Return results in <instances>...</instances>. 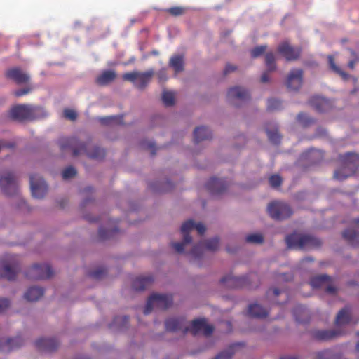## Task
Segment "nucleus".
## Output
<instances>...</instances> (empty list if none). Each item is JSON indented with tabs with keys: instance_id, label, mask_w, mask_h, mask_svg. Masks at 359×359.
Listing matches in <instances>:
<instances>
[{
	"instance_id": "ea45409f",
	"label": "nucleus",
	"mask_w": 359,
	"mask_h": 359,
	"mask_svg": "<svg viewBox=\"0 0 359 359\" xmlns=\"http://www.w3.org/2000/svg\"><path fill=\"white\" fill-rule=\"evenodd\" d=\"M162 100L165 106H172L175 104L174 93L170 91L164 90L162 95Z\"/></svg>"
},
{
	"instance_id": "39448f33",
	"label": "nucleus",
	"mask_w": 359,
	"mask_h": 359,
	"mask_svg": "<svg viewBox=\"0 0 359 359\" xmlns=\"http://www.w3.org/2000/svg\"><path fill=\"white\" fill-rule=\"evenodd\" d=\"M285 242L289 248L304 250L318 248L321 245V241L311 235L293 233L287 235Z\"/></svg>"
},
{
	"instance_id": "4be33fe9",
	"label": "nucleus",
	"mask_w": 359,
	"mask_h": 359,
	"mask_svg": "<svg viewBox=\"0 0 359 359\" xmlns=\"http://www.w3.org/2000/svg\"><path fill=\"white\" fill-rule=\"evenodd\" d=\"M227 98L230 102L236 100L245 102L250 98V94L245 89L236 86L231 88L227 92Z\"/></svg>"
},
{
	"instance_id": "c85d7f7f",
	"label": "nucleus",
	"mask_w": 359,
	"mask_h": 359,
	"mask_svg": "<svg viewBox=\"0 0 359 359\" xmlns=\"http://www.w3.org/2000/svg\"><path fill=\"white\" fill-rule=\"evenodd\" d=\"M212 137L211 131L206 127L200 126L195 128L194 131V139L196 143L203 140H209Z\"/></svg>"
},
{
	"instance_id": "a19ab883",
	"label": "nucleus",
	"mask_w": 359,
	"mask_h": 359,
	"mask_svg": "<svg viewBox=\"0 0 359 359\" xmlns=\"http://www.w3.org/2000/svg\"><path fill=\"white\" fill-rule=\"evenodd\" d=\"M165 11L172 16L177 17L184 15L186 12V8L182 6H174L166 8Z\"/></svg>"
},
{
	"instance_id": "4468645a",
	"label": "nucleus",
	"mask_w": 359,
	"mask_h": 359,
	"mask_svg": "<svg viewBox=\"0 0 359 359\" xmlns=\"http://www.w3.org/2000/svg\"><path fill=\"white\" fill-rule=\"evenodd\" d=\"M194 221L191 219L187 220L184 222L181 227V231L183 233V241L179 243H172V248L179 252L182 253L184 252V246L192 241V238L189 235V231L194 227Z\"/></svg>"
},
{
	"instance_id": "9b49d317",
	"label": "nucleus",
	"mask_w": 359,
	"mask_h": 359,
	"mask_svg": "<svg viewBox=\"0 0 359 359\" xmlns=\"http://www.w3.org/2000/svg\"><path fill=\"white\" fill-rule=\"evenodd\" d=\"M0 187L6 195L17 194L18 187L15 175L8 172L0 176Z\"/></svg>"
},
{
	"instance_id": "393cba45",
	"label": "nucleus",
	"mask_w": 359,
	"mask_h": 359,
	"mask_svg": "<svg viewBox=\"0 0 359 359\" xmlns=\"http://www.w3.org/2000/svg\"><path fill=\"white\" fill-rule=\"evenodd\" d=\"M117 76L114 70H105L97 76L95 82L97 85L104 86L111 83Z\"/></svg>"
},
{
	"instance_id": "49530a36",
	"label": "nucleus",
	"mask_w": 359,
	"mask_h": 359,
	"mask_svg": "<svg viewBox=\"0 0 359 359\" xmlns=\"http://www.w3.org/2000/svg\"><path fill=\"white\" fill-rule=\"evenodd\" d=\"M76 175V169L72 166H69L64 169L62 172V176L64 180L72 178Z\"/></svg>"
},
{
	"instance_id": "e433bc0d",
	"label": "nucleus",
	"mask_w": 359,
	"mask_h": 359,
	"mask_svg": "<svg viewBox=\"0 0 359 359\" xmlns=\"http://www.w3.org/2000/svg\"><path fill=\"white\" fill-rule=\"evenodd\" d=\"M265 64L267 71L273 72L276 69L275 55L272 52H268L265 55Z\"/></svg>"
},
{
	"instance_id": "2eb2a0df",
	"label": "nucleus",
	"mask_w": 359,
	"mask_h": 359,
	"mask_svg": "<svg viewBox=\"0 0 359 359\" xmlns=\"http://www.w3.org/2000/svg\"><path fill=\"white\" fill-rule=\"evenodd\" d=\"M310 285L313 288H324L329 294H334L337 288L332 285V278L327 275H320L313 277L310 280Z\"/></svg>"
},
{
	"instance_id": "a18cd8bd",
	"label": "nucleus",
	"mask_w": 359,
	"mask_h": 359,
	"mask_svg": "<svg viewBox=\"0 0 359 359\" xmlns=\"http://www.w3.org/2000/svg\"><path fill=\"white\" fill-rule=\"evenodd\" d=\"M282 103L279 100L269 99L267 102V109L269 111L278 110L281 108Z\"/></svg>"
},
{
	"instance_id": "6ab92c4d",
	"label": "nucleus",
	"mask_w": 359,
	"mask_h": 359,
	"mask_svg": "<svg viewBox=\"0 0 359 359\" xmlns=\"http://www.w3.org/2000/svg\"><path fill=\"white\" fill-rule=\"evenodd\" d=\"M206 189L212 195L223 194L228 187V184L223 179L211 177L205 184Z\"/></svg>"
},
{
	"instance_id": "603ef678",
	"label": "nucleus",
	"mask_w": 359,
	"mask_h": 359,
	"mask_svg": "<svg viewBox=\"0 0 359 359\" xmlns=\"http://www.w3.org/2000/svg\"><path fill=\"white\" fill-rule=\"evenodd\" d=\"M63 114H64L65 118H66L67 119L71 120V121L76 120V118L77 117V114H76V111H74L72 109H65L63 111Z\"/></svg>"
},
{
	"instance_id": "6e6d98bb",
	"label": "nucleus",
	"mask_w": 359,
	"mask_h": 359,
	"mask_svg": "<svg viewBox=\"0 0 359 359\" xmlns=\"http://www.w3.org/2000/svg\"><path fill=\"white\" fill-rule=\"evenodd\" d=\"M194 227L191 230L196 229V230L200 235H203L205 232L206 228L202 223L195 224L194 222Z\"/></svg>"
},
{
	"instance_id": "f704fd0d",
	"label": "nucleus",
	"mask_w": 359,
	"mask_h": 359,
	"mask_svg": "<svg viewBox=\"0 0 359 359\" xmlns=\"http://www.w3.org/2000/svg\"><path fill=\"white\" fill-rule=\"evenodd\" d=\"M304 155L311 161L312 164H316L323 158V153L322 151L314 149L308 150Z\"/></svg>"
},
{
	"instance_id": "c03bdc74",
	"label": "nucleus",
	"mask_w": 359,
	"mask_h": 359,
	"mask_svg": "<svg viewBox=\"0 0 359 359\" xmlns=\"http://www.w3.org/2000/svg\"><path fill=\"white\" fill-rule=\"evenodd\" d=\"M245 241L248 243L259 244L264 241V238L262 234L255 233L246 236Z\"/></svg>"
},
{
	"instance_id": "58836bf2",
	"label": "nucleus",
	"mask_w": 359,
	"mask_h": 359,
	"mask_svg": "<svg viewBox=\"0 0 359 359\" xmlns=\"http://www.w3.org/2000/svg\"><path fill=\"white\" fill-rule=\"evenodd\" d=\"M237 345H240V344H237ZM236 346V344H233V345L230 346L226 350L219 353L213 359H231L235 353L234 347Z\"/></svg>"
},
{
	"instance_id": "aec40b11",
	"label": "nucleus",
	"mask_w": 359,
	"mask_h": 359,
	"mask_svg": "<svg viewBox=\"0 0 359 359\" xmlns=\"http://www.w3.org/2000/svg\"><path fill=\"white\" fill-rule=\"evenodd\" d=\"M309 104L319 112L327 111L332 107L330 100L320 96L312 97L309 100Z\"/></svg>"
},
{
	"instance_id": "f3484780",
	"label": "nucleus",
	"mask_w": 359,
	"mask_h": 359,
	"mask_svg": "<svg viewBox=\"0 0 359 359\" xmlns=\"http://www.w3.org/2000/svg\"><path fill=\"white\" fill-rule=\"evenodd\" d=\"M303 82V70L302 69H292L286 81L287 88L290 90L297 91Z\"/></svg>"
},
{
	"instance_id": "f8f14e48",
	"label": "nucleus",
	"mask_w": 359,
	"mask_h": 359,
	"mask_svg": "<svg viewBox=\"0 0 359 359\" xmlns=\"http://www.w3.org/2000/svg\"><path fill=\"white\" fill-rule=\"evenodd\" d=\"M277 50L287 61L298 60L302 53V48L300 47L292 46L287 41L280 43L277 48Z\"/></svg>"
},
{
	"instance_id": "6e6552de",
	"label": "nucleus",
	"mask_w": 359,
	"mask_h": 359,
	"mask_svg": "<svg viewBox=\"0 0 359 359\" xmlns=\"http://www.w3.org/2000/svg\"><path fill=\"white\" fill-rule=\"evenodd\" d=\"M267 212L275 220H283L289 218L293 213L289 205L281 201H273L269 204Z\"/></svg>"
},
{
	"instance_id": "5701e85b",
	"label": "nucleus",
	"mask_w": 359,
	"mask_h": 359,
	"mask_svg": "<svg viewBox=\"0 0 359 359\" xmlns=\"http://www.w3.org/2000/svg\"><path fill=\"white\" fill-rule=\"evenodd\" d=\"M23 344V340L20 337L9 338L6 340L0 339V351L10 352L14 349L20 348Z\"/></svg>"
},
{
	"instance_id": "774afa93",
	"label": "nucleus",
	"mask_w": 359,
	"mask_h": 359,
	"mask_svg": "<svg viewBox=\"0 0 359 359\" xmlns=\"http://www.w3.org/2000/svg\"><path fill=\"white\" fill-rule=\"evenodd\" d=\"M86 192H91L93 191V189L91 187H86L84 190Z\"/></svg>"
},
{
	"instance_id": "052dcab7",
	"label": "nucleus",
	"mask_w": 359,
	"mask_h": 359,
	"mask_svg": "<svg viewBox=\"0 0 359 359\" xmlns=\"http://www.w3.org/2000/svg\"><path fill=\"white\" fill-rule=\"evenodd\" d=\"M147 148L149 149H151L152 155L155 154V150L156 149H155V145H154V143L149 142L147 144Z\"/></svg>"
},
{
	"instance_id": "bb28decb",
	"label": "nucleus",
	"mask_w": 359,
	"mask_h": 359,
	"mask_svg": "<svg viewBox=\"0 0 359 359\" xmlns=\"http://www.w3.org/2000/svg\"><path fill=\"white\" fill-rule=\"evenodd\" d=\"M266 133L268 138L271 142L275 144H278L280 142L281 135L278 132L276 124H268L266 126Z\"/></svg>"
},
{
	"instance_id": "13d9d810",
	"label": "nucleus",
	"mask_w": 359,
	"mask_h": 359,
	"mask_svg": "<svg viewBox=\"0 0 359 359\" xmlns=\"http://www.w3.org/2000/svg\"><path fill=\"white\" fill-rule=\"evenodd\" d=\"M269 71H266L265 72L263 73V74L262 75V77H261V81L262 83H266L269 81Z\"/></svg>"
},
{
	"instance_id": "bf43d9fd",
	"label": "nucleus",
	"mask_w": 359,
	"mask_h": 359,
	"mask_svg": "<svg viewBox=\"0 0 359 359\" xmlns=\"http://www.w3.org/2000/svg\"><path fill=\"white\" fill-rule=\"evenodd\" d=\"M115 118H116L115 116H109V117L102 118L101 122L104 124H107L109 123V121L114 120Z\"/></svg>"
},
{
	"instance_id": "e2e57ef3",
	"label": "nucleus",
	"mask_w": 359,
	"mask_h": 359,
	"mask_svg": "<svg viewBox=\"0 0 359 359\" xmlns=\"http://www.w3.org/2000/svg\"><path fill=\"white\" fill-rule=\"evenodd\" d=\"M273 292L275 296H278V295H279L281 293V291L279 289H278V288H274L273 290Z\"/></svg>"
},
{
	"instance_id": "680f3d73",
	"label": "nucleus",
	"mask_w": 359,
	"mask_h": 359,
	"mask_svg": "<svg viewBox=\"0 0 359 359\" xmlns=\"http://www.w3.org/2000/svg\"><path fill=\"white\" fill-rule=\"evenodd\" d=\"M301 309H302V307L299 306V307L296 308V309L294 310V311H293V313H294V317H295V319H296V320H297V322H299V323H303V320H301L299 317H297V311L298 310H301Z\"/></svg>"
},
{
	"instance_id": "338daca9",
	"label": "nucleus",
	"mask_w": 359,
	"mask_h": 359,
	"mask_svg": "<svg viewBox=\"0 0 359 359\" xmlns=\"http://www.w3.org/2000/svg\"><path fill=\"white\" fill-rule=\"evenodd\" d=\"M150 187L151 189H152L154 191H163L162 190H158V189H156L153 184H151L150 185Z\"/></svg>"
},
{
	"instance_id": "8fccbe9b",
	"label": "nucleus",
	"mask_w": 359,
	"mask_h": 359,
	"mask_svg": "<svg viewBox=\"0 0 359 359\" xmlns=\"http://www.w3.org/2000/svg\"><path fill=\"white\" fill-rule=\"evenodd\" d=\"M349 51L351 56L353 57V59L348 62V67L353 69L355 67V63L359 62V55L351 49H350Z\"/></svg>"
},
{
	"instance_id": "ddd939ff",
	"label": "nucleus",
	"mask_w": 359,
	"mask_h": 359,
	"mask_svg": "<svg viewBox=\"0 0 359 359\" xmlns=\"http://www.w3.org/2000/svg\"><path fill=\"white\" fill-rule=\"evenodd\" d=\"M30 187L32 194L36 198H43L48 190L46 182L37 175L30 176Z\"/></svg>"
},
{
	"instance_id": "79ce46f5",
	"label": "nucleus",
	"mask_w": 359,
	"mask_h": 359,
	"mask_svg": "<svg viewBox=\"0 0 359 359\" xmlns=\"http://www.w3.org/2000/svg\"><path fill=\"white\" fill-rule=\"evenodd\" d=\"M267 46L262 45L255 47L250 50V54L252 58H257L262 55L266 50Z\"/></svg>"
},
{
	"instance_id": "f257e3e1",
	"label": "nucleus",
	"mask_w": 359,
	"mask_h": 359,
	"mask_svg": "<svg viewBox=\"0 0 359 359\" xmlns=\"http://www.w3.org/2000/svg\"><path fill=\"white\" fill-rule=\"evenodd\" d=\"M165 329L169 332L182 330L183 334L191 332L193 335L202 332L205 336H210L213 332V326L208 325L205 318L196 319L192 321L190 327L185 326V318L183 317L171 318L166 320Z\"/></svg>"
},
{
	"instance_id": "dca6fc26",
	"label": "nucleus",
	"mask_w": 359,
	"mask_h": 359,
	"mask_svg": "<svg viewBox=\"0 0 359 359\" xmlns=\"http://www.w3.org/2000/svg\"><path fill=\"white\" fill-rule=\"evenodd\" d=\"M5 75L7 79L13 81L18 85L28 84L30 81V76L20 67L8 69Z\"/></svg>"
},
{
	"instance_id": "f03ea898",
	"label": "nucleus",
	"mask_w": 359,
	"mask_h": 359,
	"mask_svg": "<svg viewBox=\"0 0 359 359\" xmlns=\"http://www.w3.org/2000/svg\"><path fill=\"white\" fill-rule=\"evenodd\" d=\"M60 145L62 150L71 149L75 156L81 154H86L90 158L95 160H101L105 156L104 149L94 147L90 150L88 143L81 142L75 137L62 138L60 140Z\"/></svg>"
},
{
	"instance_id": "4c0bfd02",
	"label": "nucleus",
	"mask_w": 359,
	"mask_h": 359,
	"mask_svg": "<svg viewBox=\"0 0 359 359\" xmlns=\"http://www.w3.org/2000/svg\"><path fill=\"white\" fill-rule=\"evenodd\" d=\"M297 119L302 126L306 128L314 123L315 120L304 113H299Z\"/></svg>"
},
{
	"instance_id": "7c9ffc66",
	"label": "nucleus",
	"mask_w": 359,
	"mask_h": 359,
	"mask_svg": "<svg viewBox=\"0 0 359 359\" xmlns=\"http://www.w3.org/2000/svg\"><path fill=\"white\" fill-rule=\"evenodd\" d=\"M44 293L42 287H31L25 293V298L29 302H34L39 299Z\"/></svg>"
},
{
	"instance_id": "b1692460",
	"label": "nucleus",
	"mask_w": 359,
	"mask_h": 359,
	"mask_svg": "<svg viewBox=\"0 0 359 359\" xmlns=\"http://www.w3.org/2000/svg\"><path fill=\"white\" fill-rule=\"evenodd\" d=\"M340 334L341 333L339 332L334 330H316L313 332V337L318 341H327Z\"/></svg>"
},
{
	"instance_id": "1a4fd4ad",
	"label": "nucleus",
	"mask_w": 359,
	"mask_h": 359,
	"mask_svg": "<svg viewBox=\"0 0 359 359\" xmlns=\"http://www.w3.org/2000/svg\"><path fill=\"white\" fill-rule=\"evenodd\" d=\"M257 278V276L255 273H252L248 276L243 277H236L232 275H227L220 280V283L224 287L229 289H236L245 286H249L250 288H252V286H251L250 280Z\"/></svg>"
},
{
	"instance_id": "cd10ccee",
	"label": "nucleus",
	"mask_w": 359,
	"mask_h": 359,
	"mask_svg": "<svg viewBox=\"0 0 359 359\" xmlns=\"http://www.w3.org/2000/svg\"><path fill=\"white\" fill-rule=\"evenodd\" d=\"M13 260L14 262L12 264H6L4 266V273L2 274V276L9 280H13L15 278L20 269L19 264L15 262L14 258Z\"/></svg>"
},
{
	"instance_id": "0eeeda50",
	"label": "nucleus",
	"mask_w": 359,
	"mask_h": 359,
	"mask_svg": "<svg viewBox=\"0 0 359 359\" xmlns=\"http://www.w3.org/2000/svg\"><path fill=\"white\" fill-rule=\"evenodd\" d=\"M154 73L153 69H149L144 72L135 71L124 74L123 79L125 81H129L133 83L137 88L144 90L151 81Z\"/></svg>"
},
{
	"instance_id": "a211bd4d",
	"label": "nucleus",
	"mask_w": 359,
	"mask_h": 359,
	"mask_svg": "<svg viewBox=\"0 0 359 359\" xmlns=\"http://www.w3.org/2000/svg\"><path fill=\"white\" fill-rule=\"evenodd\" d=\"M219 245V240L215 237L211 239L206 240L203 242H201L198 244L194 245L191 250V255L195 257H199L201 254V248L204 247L206 250L210 251H215L218 249Z\"/></svg>"
},
{
	"instance_id": "5fc2aeb1",
	"label": "nucleus",
	"mask_w": 359,
	"mask_h": 359,
	"mask_svg": "<svg viewBox=\"0 0 359 359\" xmlns=\"http://www.w3.org/2000/svg\"><path fill=\"white\" fill-rule=\"evenodd\" d=\"M10 306V301L6 298L0 299V313L6 311Z\"/></svg>"
},
{
	"instance_id": "2f4dec72",
	"label": "nucleus",
	"mask_w": 359,
	"mask_h": 359,
	"mask_svg": "<svg viewBox=\"0 0 359 359\" xmlns=\"http://www.w3.org/2000/svg\"><path fill=\"white\" fill-rule=\"evenodd\" d=\"M343 238L352 246L359 247V235L353 229H346L342 233Z\"/></svg>"
},
{
	"instance_id": "72a5a7b5",
	"label": "nucleus",
	"mask_w": 359,
	"mask_h": 359,
	"mask_svg": "<svg viewBox=\"0 0 359 359\" xmlns=\"http://www.w3.org/2000/svg\"><path fill=\"white\" fill-rule=\"evenodd\" d=\"M351 320V315L347 308L340 310L336 317L335 324L337 325H342L349 323Z\"/></svg>"
},
{
	"instance_id": "37998d69",
	"label": "nucleus",
	"mask_w": 359,
	"mask_h": 359,
	"mask_svg": "<svg viewBox=\"0 0 359 359\" xmlns=\"http://www.w3.org/2000/svg\"><path fill=\"white\" fill-rule=\"evenodd\" d=\"M116 231H118L117 228L113 229L100 228L98 231V234L101 239H107L111 238Z\"/></svg>"
},
{
	"instance_id": "c9c22d12",
	"label": "nucleus",
	"mask_w": 359,
	"mask_h": 359,
	"mask_svg": "<svg viewBox=\"0 0 359 359\" xmlns=\"http://www.w3.org/2000/svg\"><path fill=\"white\" fill-rule=\"evenodd\" d=\"M328 62L330 68L337 74L339 75L341 79L344 81L348 80L350 77V75L341 70L338 66L336 65L334 62V57L332 55L328 56Z\"/></svg>"
},
{
	"instance_id": "69168bd1",
	"label": "nucleus",
	"mask_w": 359,
	"mask_h": 359,
	"mask_svg": "<svg viewBox=\"0 0 359 359\" xmlns=\"http://www.w3.org/2000/svg\"><path fill=\"white\" fill-rule=\"evenodd\" d=\"M122 319H123V321L124 324H128V323L129 318H128V316H123L122 318Z\"/></svg>"
},
{
	"instance_id": "20e7f679",
	"label": "nucleus",
	"mask_w": 359,
	"mask_h": 359,
	"mask_svg": "<svg viewBox=\"0 0 359 359\" xmlns=\"http://www.w3.org/2000/svg\"><path fill=\"white\" fill-rule=\"evenodd\" d=\"M342 167L335 170L334 178L343 181L353 175L359 168V155L353 152H348L339 156Z\"/></svg>"
},
{
	"instance_id": "09e8293b",
	"label": "nucleus",
	"mask_w": 359,
	"mask_h": 359,
	"mask_svg": "<svg viewBox=\"0 0 359 359\" xmlns=\"http://www.w3.org/2000/svg\"><path fill=\"white\" fill-rule=\"evenodd\" d=\"M269 184L271 187L273 188H278L282 184V178L278 175H271L269 179Z\"/></svg>"
},
{
	"instance_id": "c756f323",
	"label": "nucleus",
	"mask_w": 359,
	"mask_h": 359,
	"mask_svg": "<svg viewBox=\"0 0 359 359\" xmlns=\"http://www.w3.org/2000/svg\"><path fill=\"white\" fill-rule=\"evenodd\" d=\"M248 313L250 317L257 318H264L268 316V311L258 304H250Z\"/></svg>"
},
{
	"instance_id": "de8ad7c7",
	"label": "nucleus",
	"mask_w": 359,
	"mask_h": 359,
	"mask_svg": "<svg viewBox=\"0 0 359 359\" xmlns=\"http://www.w3.org/2000/svg\"><path fill=\"white\" fill-rule=\"evenodd\" d=\"M107 273L105 268H99L89 273V276L94 279H101Z\"/></svg>"
},
{
	"instance_id": "473e14b6",
	"label": "nucleus",
	"mask_w": 359,
	"mask_h": 359,
	"mask_svg": "<svg viewBox=\"0 0 359 359\" xmlns=\"http://www.w3.org/2000/svg\"><path fill=\"white\" fill-rule=\"evenodd\" d=\"M169 66L179 73L184 70V57L180 55H175L171 57L169 61Z\"/></svg>"
},
{
	"instance_id": "4d7b16f0",
	"label": "nucleus",
	"mask_w": 359,
	"mask_h": 359,
	"mask_svg": "<svg viewBox=\"0 0 359 359\" xmlns=\"http://www.w3.org/2000/svg\"><path fill=\"white\" fill-rule=\"evenodd\" d=\"M236 69V67L235 65L227 64L224 70V74H229L232 72H234Z\"/></svg>"
},
{
	"instance_id": "3c124183",
	"label": "nucleus",
	"mask_w": 359,
	"mask_h": 359,
	"mask_svg": "<svg viewBox=\"0 0 359 359\" xmlns=\"http://www.w3.org/2000/svg\"><path fill=\"white\" fill-rule=\"evenodd\" d=\"M32 90V88L30 87V86H27L24 88H22V89H18L17 90H15L13 94L15 96V97H21V96H23V95H27L29 94Z\"/></svg>"
},
{
	"instance_id": "0e129e2a",
	"label": "nucleus",
	"mask_w": 359,
	"mask_h": 359,
	"mask_svg": "<svg viewBox=\"0 0 359 359\" xmlns=\"http://www.w3.org/2000/svg\"><path fill=\"white\" fill-rule=\"evenodd\" d=\"M280 359H297L295 357L285 355L280 358Z\"/></svg>"
},
{
	"instance_id": "7ed1b4c3",
	"label": "nucleus",
	"mask_w": 359,
	"mask_h": 359,
	"mask_svg": "<svg viewBox=\"0 0 359 359\" xmlns=\"http://www.w3.org/2000/svg\"><path fill=\"white\" fill-rule=\"evenodd\" d=\"M13 120L32 121L46 116L44 109L41 107L30 104H17L13 106L8 112Z\"/></svg>"
},
{
	"instance_id": "9d476101",
	"label": "nucleus",
	"mask_w": 359,
	"mask_h": 359,
	"mask_svg": "<svg viewBox=\"0 0 359 359\" xmlns=\"http://www.w3.org/2000/svg\"><path fill=\"white\" fill-rule=\"evenodd\" d=\"M53 274L51 267L46 264H35L26 272L25 276L30 280H42L50 278Z\"/></svg>"
},
{
	"instance_id": "a878e982",
	"label": "nucleus",
	"mask_w": 359,
	"mask_h": 359,
	"mask_svg": "<svg viewBox=\"0 0 359 359\" xmlns=\"http://www.w3.org/2000/svg\"><path fill=\"white\" fill-rule=\"evenodd\" d=\"M154 282L152 276L137 277L133 282V287L136 291H142Z\"/></svg>"
},
{
	"instance_id": "423d86ee",
	"label": "nucleus",
	"mask_w": 359,
	"mask_h": 359,
	"mask_svg": "<svg viewBox=\"0 0 359 359\" xmlns=\"http://www.w3.org/2000/svg\"><path fill=\"white\" fill-rule=\"evenodd\" d=\"M172 302L173 298L171 294H153L147 300L146 306L144 309V314H149L154 307H156L161 310H165L172 304Z\"/></svg>"
},
{
	"instance_id": "412c9836",
	"label": "nucleus",
	"mask_w": 359,
	"mask_h": 359,
	"mask_svg": "<svg viewBox=\"0 0 359 359\" xmlns=\"http://www.w3.org/2000/svg\"><path fill=\"white\" fill-rule=\"evenodd\" d=\"M35 345L39 351L50 353L55 351L60 344L55 339L41 338L36 341Z\"/></svg>"
},
{
	"instance_id": "864d4df0",
	"label": "nucleus",
	"mask_w": 359,
	"mask_h": 359,
	"mask_svg": "<svg viewBox=\"0 0 359 359\" xmlns=\"http://www.w3.org/2000/svg\"><path fill=\"white\" fill-rule=\"evenodd\" d=\"M157 76H158V81L160 83L165 82L168 80L166 69L163 68L161 70H159L158 72L157 73Z\"/></svg>"
}]
</instances>
